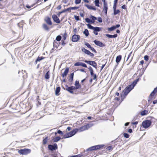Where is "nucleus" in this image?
Returning a JSON list of instances; mask_svg holds the SVG:
<instances>
[{"mask_svg": "<svg viewBox=\"0 0 157 157\" xmlns=\"http://www.w3.org/2000/svg\"><path fill=\"white\" fill-rule=\"evenodd\" d=\"M104 146V145H98L92 146L87 149V151L97 150L101 148Z\"/></svg>", "mask_w": 157, "mask_h": 157, "instance_id": "f257e3e1", "label": "nucleus"}, {"mask_svg": "<svg viewBox=\"0 0 157 157\" xmlns=\"http://www.w3.org/2000/svg\"><path fill=\"white\" fill-rule=\"evenodd\" d=\"M71 10V7H69V8H67L66 9H65V10L67 11H69L70 10Z\"/></svg>", "mask_w": 157, "mask_h": 157, "instance_id": "338daca9", "label": "nucleus"}, {"mask_svg": "<svg viewBox=\"0 0 157 157\" xmlns=\"http://www.w3.org/2000/svg\"><path fill=\"white\" fill-rule=\"evenodd\" d=\"M61 139V138L59 136H57L53 139V141L54 142H57Z\"/></svg>", "mask_w": 157, "mask_h": 157, "instance_id": "c85d7f7f", "label": "nucleus"}, {"mask_svg": "<svg viewBox=\"0 0 157 157\" xmlns=\"http://www.w3.org/2000/svg\"><path fill=\"white\" fill-rule=\"evenodd\" d=\"M144 59L146 61H147L149 59V57L147 55H145L144 56Z\"/></svg>", "mask_w": 157, "mask_h": 157, "instance_id": "a18cd8bd", "label": "nucleus"}, {"mask_svg": "<svg viewBox=\"0 0 157 157\" xmlns=\"http://www.w3.org/2000/svg\"><path fill=\"white\" fill-rule=\"evenodd\" d=\"M84 62L89 64L90 65L94 67H95L96 68H97V64L95 61L85 60L84 61Z\"/></svg>", "mask_w": 157, "mask_h": 157, "instance_id": "0eeeda50", "label": "nucleus"}, {"mask_svg": "<svg viewBox=\"0 0 157 157\" xmlns=\"http://www.w3.org/2000/svg\"><path fill=\"white\" fill-rule=\"evenodd\" d=\"M79 7H71V8L72 10H77L78 9Z\"/></svg>", "mask_w": 157, "mask_h": 157, "instance_id": "5fc2aeb1", "label": "nucleus"}, {"mask_svg": "<svg viewBox=\"0 0 157 157\" xmlns=\"http://www.w3.org/2000/svg\"><path fill=\"white\" fill-rule=\"evenodd\" d=\"M48 137H46L44 139L43 141V144H45L47 143L48 140Z\"/></svg>", "mask_w": 157, "mask_h": 157, "instance_id": "e433bc0d", "label": "nucleus"}, {"mask_svg": "<svg viewBox=\"0 0 157 157\" xmlns=\"http://www.w3.org/2000/svg\"><path fill=\"white\" fill-rule=\"evenodd\" d=\"M83 33L86 36H87L89 35V33L88 30L87 29H85Z\"/></svg>", "mask_w": 157, "mask_h": 157, "instance_id": "7c9ffc66", "label": "nucleus"}, {"mask_svg": "<svg viewBox=\"0 0 157 157\" xmlns=\"http://www.w3.org/2000/svg\"><path fill=\"white\" fill-rule=\"evenodd\" d=\"M90 50L92 51L93 52H94L95 53H97V51L96 50L94 49V48H93L92 47H91L90 48Z\"/></svg>", "mask_w": 157, "mask_h": 157, "instance_id": "603ef678", "label": "nucleus"}, {"mask_svg": "<svg viewBox=\"0 0 157 157\" xmlns=\"http://www.w3.org/2000/svg\"><path fill=\"white\" fill-rule=\"evenodd\" d=\"M73 78H70L68 80V81L70 82L71 83V84H72V82L73 81Z\"/></svg>", "mask_w": 157, "mask_h": 157, "instance_id": "6e6d98bb", "label": "nucleus"}, {"mask_svg": "<svg viewBox=\"0 0 157 157\" xmlns=\"http://www.w3.org/2000/svg\"><path fill=\"white\" fill-rule=\"evenodd\" d=\"M82 51L84 52L87 55H90V52L86 49H85L84 48H82Z\"/></svg>", "mask_w": 157, "mask_h": 157, "instance_id": "412c9836", "label": "nucleus"}, {"mask_svg": "<svg viewBox=\"0 0 157 157\" xmlns=\"http://www.w3.org/2000/svg\"><path fill=\"white\" fill-rule=\"evenodd\" d=\"M90 17L91 19V20H93L95 21L97 19V18L96 17L93 16H92V15H90Z\"/></svg>", "mask_w": 157, "mask_h": 157, "instance_id": "a19ab883", "label": "nucleus"}, {"mask_svg": "<svg viewBox=\"0 0 157 157\" xmlns=\"http://www.w3.org/2000/svg\"><path fill=\"white\" fill-rule=\"evenodd\" d=\"M61 36L60 35H58L56 36V40L57 41H59L61 40Z\"/></svg>", "mask_w": 157, "mask_h": 157, "instance_id": "c9c22d12", "label": "nucleus"}, {"mask_svg": "<svg viewBox=\"0 0 157 157\" xmlns=\"http://www.w3.org/2000/svg\"><path fill=\"white\" fill-rule=\"evenodd\" d=\"M105 35L109 38H116L117 36V34H114L113 35H111L109 34H106Z\"/></svg>", "mask_w": 157, "mask_h": 157, "instance_id": "f3484780", "label": "nucleus"}, {"mask_svg": "<svg viewBox=\"0 0 157 157\" xmlns=\"http://www.w3.org/2000/svg\"><path fill=\"white\" fill-rule=\"evenodd\" d=\"M106 149L107 150H110L112 149V147L111 146H109L107 147Z\"/></svg>", "mask_w": 157, "mask_h": 157, "instance_id": "4d7b16f0", "label": "nucleus"}, {"mask_svg": "<svg viewBox=\"0 0 157 157\" xmlns=\"http://www.w3.org/2000/svg\"><path fill=\"white\" fill-rule=\"evenodd\" d=\"M90 21L91 20L89 18L87 17L85 18V21L87 23H90Z\"/></svg>", "mask_w": 157, "mask_h": 157, "instance_id": "37998d69", "label": "nucleus"}, {"mask_svg": "<svg viewBox=\"0 0 157 157\" xmlns=\"http://www.w3.org/2000/svg\"><path fill=\"white\" fill-rule=\"evenodd\" d=\"M80 36L79 35L74 34L72 37V41L73 42L78 41L80 39Z\"/></svg>", "mask_w": 157, "mask_h": 157, "instance_id": "1a4fd4ad", "label": "nucleus"}, {"mask_svg": "<svg viewBox=\"0 0 157 157\" xmlns=\"http://www.w3.org/2000/svg\"><path fill=\"white\" fill-rule=\"evenodd\" d=\"M139 78L136 79L130 85H131V86L132 87V88H134V87L135 86L137 82L139 81Z\"/></svg>", "mask_w": 157, "mask_h": 157, "instance_id": "6ab92c4d", "label": "nucleus"}, {"mask_svg": "<svg viewBox=\"0 0 157 157\" xmlns=\"http://www.w3.org/2000/svg\"><path fill=\"white\" fill-rule=\"evenodd\" d=\"M113 14L115 15H117L120 12V11L119 10H113Z\"/></svg>", "mask_w": 157, "mask_h": 157, "instance_id": "f704fd0d", "label": "nucleus"}, {"mask_svg": "<svg viewBox=\"0 0 157 157\" xmlns=\"http://www.w3.org/2000/svg\"><path fill=\"white\" fill-rule=\"evenodd\" d=\"M78 129L76 128L70 131V132H71V133L72 136H73L76 133V132L78 131Z\"/></svg>", "mask_w": 157, "mask_h": 157, "instance_id": "393cba45", "label": "nucleus"}, {"mask_svg": "<svg viewBox=\"0 0 157 157\" xmlns=\"http://www.w3.org/2000/svg\"><path fill=\"white\" fill-rule=\"evenodd\" d=\"M93 125L92 124H87L80 127L79 130L80 132L83 131L84 130H87L88 129L91 127Z\"/></svg>", "mask_w": 157, "mask_h": 157, "instance_id": "39448f33", "label": "nucleus"}, {"mask_svg": "<svg viewBox=\"0 0 157 157\" xmlns=\"http://www.w3.org/2000/svg\"><path fill=\"white\" fill-rule=\"evenodd\" d=\"M87 26L88 28L90 29H93L94 30V27H93L92 25H91L90 24H87Z\"/></svg>", "mask_w": 157, "mask_h": 157, "instance_id": "72a5a7b5", "label": "nucleus"}, {"mask_svg": "<svg viewBox=\"0 0 157 157\" xmlns=\"http://www.w3.org/2000/svg\"><path fill=\"white\" fill-rule=\"evenodd\" d=\"M57 133L58 134H60V135H63V132L60 130H59L57 131Z\"/></svg>", "mask_w": 157, "mask_h": 157, "instance_id": "09e8293b", "label": "nucleus"}, {"mask_svg": "<svg viewBox=\"0 0 157 157\" xmlns=\"http://www.w3.org/2000/svg\"><path fill=\"white\" fill-rule=\"evenodd\" d=\"M120 25L119 24H117L116 25H113L111 27L108 28V30L109 31H112L114 30L117 28H118L120 27Z\"/></svg>", "mask_w": 157, "mask_h": 157, "instance_id": "f8f14e48", "label": "nucleus"}, {"mask_svg": "<svg viewBox=\"0 0 157 157\" xmlns=\"http://www.w3.org/2000/svg\"><path fill=\"white\" fill-rule=\"evenodd\" d=\"M148 113V112L147 110H144L141 112V115L142 116H144L147 114Z\"/></svg>", "mask_w": 157, "mask_h": 157, "instance_id": "cd10ccee", "label": "nucleus"}, {"mask_svg": "<svg viewBox=\"0 0 157 157\" xmlns=\"http://www.w3.org/2000/svg\"><path fill=\"white\" fill-rule=\"evenodd\" d=\"M61 6H60V5H59L57 7V9L58 10H59L61 9Z\"/></svg>", "mask_w": 157, "mask_h": 157, "instance_id": "774afa93", "label": "nucleus"}, {"mask_svg": "<svg viewBox=\"0 0 157 157\" xmlns=\"http://www.w3.org/2000/svg\"><path fill=\"white\" fill-rule=\"evenodd\" d=\"M121 58L122 56L121 55H119L117 57L116 59V62L117 64H118L121 61Z\"/></svg>", "mask_w": 157, "mask_h": 157, "instance_id": "4be33fe9", "label": "nucleus"}, {"mask_svg": "<svg viewBox=\"0 0 157 157\" xmlns=\"http://www.w3.org/2000/svg\"><path fill=\"white\" fill-rule=\"evenodd\" d=\"M132 129L131 128H130V129H129L128 130V132L129 133H132Z\"/></svg>", "mask_w": 157, "mask_h": 157, "instance_id": "680f3d73", "label": "nucleus"}, {"mask_svg": "<svg viewBox=\"0 0 157 157\" xmlns=\"http://www.w3.org/2000/svg\"><path fill=\"white\" fill-rule=\"evenodd\" d=\"M151 121L149 120H146L143 122L142 125L143 127L145 128H147L149 127L151 124Z\"/></svg>", "mask_w": 157, "mask_h": 157, "instance_id": "20e7f679", "label": "nucleus"}, {"mask_svg": "<svg viewBox=\"0 0 157 157\" xmlns=\"http://www.w3.org/2000/svg\"><path fill=\"white\" fill-rule=\"evenodd\" d=\"M157 92V87L155 88L150 95V97H153L154 94Z\"/></svg>", "mask_w": 157, "mask_h": 157, "instance_id": "aec40b11", "label": "nucleus"}, {"mask_svg": "<svg viewBox=\"0 0 157 157\" xmlns=\"http://www.w3.org/2000/svg\"><path fill=\"white\" fill-rule=\"evenodd\" d=\"M48 149L51 151L56 150L58 148L57 145L56 144H54L53 145L49 144L48 146Z\"/></svg>", "mask_w": 157, "mask_h": 157, "instance_id": "423d86ee", "label": "nucleus"}, {"mask_svg": "<svg viewBox=\"0 0 157 157\" xmlns=\"http://www.w3.org/2000/svg\"><path fill=\"white\" fill-rule=\"evenodd\" d=\"M89 55H90L92 57H93L94 56V54L93 53H91L90 52V53Z\"/></svg>", "mask_w": 157, "mask_h": 157, "instance_id": "0e129e2a", "label": "nucleus"}, {"mask_svg": "<svg viewBox=\"0 0 157 157\" xmlns=\"http://www.w3.org/2000/svg\"><path fill=\"white\" fill-rule=\"evenodd\" d=\"M67 35V33L66 32H65L63 35V39L62 40H65L66 39V36Z\"/></svg>", "mask_w": 157, "mask_h": 157, "instance_id": "4c0bfd02", "label": "nucleus"}, {"mask_svg": "<svg viewBox=\"0 0 157 157\" xmlns=\"http://www.w3.org/2000/svg\"><path fill=\"white\" fill-rule=\"evenodd\" d=\"M133 88L131 85L127 86L123 91L124 95L126 96Z\"/></svg>", "mask_w": 157, "mask_h": 157, "instance_id": "f03ea898", "label": "nucleus"}, {"mask_svg": "<svg viewBox=\"0 0 157 157\" xmlns=\"http://www.w3.org/2000/svg\"><path fill=\"white\" fill-rule=\"evenodd\" d=\"M117 3H114V4H113V10H116V9Z\"/></svg>", "mask_w": 157, "mask_h": 157, "instance_id": "c03bdc74", "label": "nucleus"}, {"mask_svg": "<svg viewBox=\"0 0 157 157\" xmlns=\"http://www.w3.org/2000/svg\"><path fill=\"white\" fill-rule=\"evenodd\" d=\"M94 42L96 45L100 47H105V44L98 40H94Z\"/></svg>", "mask_w": 157, "mask_h": 157, "instance_id": "9d476101", "label": "nucleus"}, {"mask_svg": "<svg viewBox=\"0 0 157 157\" xmlns=\"http://www.w3.org/2000/svg\"><path fill=\"white\" fill-rule=\"evenodd\" d=\"M123 135H124V137L125 138H128L129 137V135L127 133H124L123 134Z\"/></svg>", "mask_w": 157, "mask_h": 157, "instance_id": "ea45409f", "label": "nucleus"}, {"mask_svg": "<svg viewBox=\"0 0 157 157\" xmlns=\"http://www.w3.org/2000/svg\"><path fill=\"white\" fill-rule=\"evenodd\" d=\"M45 21L46 23L50 25H52V22L51 21V18L49 17H48L45 19Z\"/></svg>", "mask_w": 157, "mask_h": 157, "instance_id": "dca6fc26", "label": "nucleus"}, {"mask_svg": "<svg viewBox=\"0 0 157 157\" xmlns=\"http://www.w3.org/2000/svg\"><path fill=\"white\" fill-rule=\"evenodd\" d=\"M43 28L45 30L47 31H49V28L48 27L47 25L45 24H43Z\"/></svg>", "mask_w": 157, "mask_h": 157, "instance_id": "b1692460", "label": "nucleus"}, {"mask_svg": "<svg viewBox=\"0 0 157 157\" xmlns=\"http://www.w3.org/2000/svg\"><path fill=\"white\" fill-rule=\"evenodd\" d=\"M44 57H43L42 56L41 57H39L38 56V57L36 59V62H37L38 61H40L41 60H42V59H43Z\"/></svg>", "mask_w": 157, "mask_h": 157, "instance_id": "2f4dec72", "label": "nucleus"}, {"mask_svg": "<svg viewBox=\"0 0 157 157\" xmlns=\"http://www.w3.org/2000/svg\"><path fill=\"white\" fill-rule=\"evenodd\" d=\"M60 87L59 86L57 87L55 90V94L56 95H59V93L60 90Z\"/></svg>", "mask_w": 157, "mask_h": 157, "instance_id": "5701e85b", "label": "nucleus"}, {"mask_svg": "<svg viewBox=\"0 0 157 157\" xmlns=\"http://www.w3.org/2000/svg\"><path fill=\"white\" fill-rule=\"evenodd\" d=\"M74 17L76 21H78L79 20V16L74 15Z\"/></svg>", "mask_w": 157, "mask_h": 157, "instance_id": "8fccbe9b", "label": "nucleus"}, {"mask_svg": "<svg viewBox=\"0 0 157 157\" xmlns=\"http://www.w3.org/2000/svg\"><path fill=\"white\" fill-rule=\"evenodd\" d=\"M63 137L64 138H67L70 137L68 133H67L64 135Z\"/></svg>", "mask_w": 157, "mask_h": 157, "instance_id": "79ce46f5", "label": "nucleus"}, {"mask_svg": "<svg viewBox=\"0 0 157 157\" xmlns=\"http://www.w3.org/2000/svg\"><path fill=\"white\" fill-rule=\"evenodd\" d=\"M81 66H82L84 67L87 68V66L84 63H81Z\"/></svg>", "mask_w": 157, "mask_h": 157, "instance_id": "3c124183", "label": "nucleus"}, {"mask_svg": "<svg viewBox=\"0 0 157 157\" xmlns=\"http://www.w3.org/2000/svg\"><path fill=\"white\" fill-rule=\"evenodd\" d=\"M88 68L90 71V73L91 76H93V79L94 80L96 79L97 78V76L96 74H94V71L93 69L90 66H89Z\"/></svg>", "mask_w": 157, "mask_h": 157, "instance_id": "6e6552de", "label": "nucleus"}, {"mask_svg": "<svg viewBox=\"0 0 157 157\" xmlns=\"http://www.w3.org/2000/svg\"><path fill=\"white\" fill-rule=\"evenodd\" d=\"M102 29V28L99 27H94V31L96 32H99L101 31V29Z\"/></svg>", "mask_w": 157, "mask_h": 157, "instance_id": "bb28decb", "label": "nucleus"}, {"mask_svg": "<svg viewBox=\"0 0 157 157\" xmlns=\"http://www.w3.org/2000/svg\"><path fill=\"white\" fill-rule=\"evenodd\" d=\"M138 123V122L137 121H136L135 122H132V124L136 125V124H137Z\"/></svg>", "mask_w": 157, "mask_h": 157, "instance_id": "e2e57ef3", "label": "nucleus"}, {"mask_svg": "<svg viewBox=\"0 0 157 157\" xmlns=\"http://www.w3.org/2000/svg\"><path fill=\"white\" fill-rule=\"evenodd\" d=\"M94 3L96 6L98 7L99 6V0H95L94 1Z\"/></svg>", "mask_w": 157, "mask_h": 157, "instance_id": "473e14b6", "label": "nucleus"}, {"mask_svg": "<svg viewBox=\"0 0 157 157\" xmlns=\"http://www.w3.org/2000/svg\"><path fill=\"white\" fill-rule=\"evenodd\" d=\"M85 45L89 48H90L91 47V45L88 43H85Z\"/></svg>", "mask_w": 157, "mask_h": 157, "instance_id": "864d4df0", "label": "nucleus"}, {"mask_svg": "<svg viewBox=\"0 0 157 157\" xmlns=\"http://www.w3.org/2000/svg\"><path fill=\"white\" fill-rule=\"evenodd\" d=\"M75 90L80 89L81 87V85L79 84V82L76 80L75 81Z\"/></svg>", "mask_w": 157, "mask_h": 157, "instance_id": "4468645a", "label": "nucleus"}, {"mask_svg": "<svg viewBox=\"0 0 157 157\" xmlns=\"http://www.w3.org/2000/svg\"><path fill=\"white\" fill-rule=\"evenodd\" d=\"M82 62H77L74 64L75 66H81Z\"/></svg>", "mask_w": 157, "mask_h": 157, "instance_id": "58836bf2", "label": "nucleus"}, {"mask_svg": "<svg viewBox=\"0 0 157 157\" xmlns=\"http://www.w3.org/2000/svg\"><path fill=\"white\" fill-rule=\"evenodd\" d=\"M69 71V68L67 67L65 69L64 72L63 73V74L62 75V77L63 78H64L65 77H66L67 75V74L68 73Z\"/></svg>", "mask_w": 157, "mask_h": 157, "instance_id": "2eb2a0df", "label": "nucleus"}, {"mask_svg": "<svg viewBox=\"0 0 157 157\" xmlns=\"http://www.w3.org/2000/svg\"><path fill=\"white\" fill-rule=\"evenodd\" d=\"M67 88L66 89V90L68 91L69 92L71 93H73V90H75V86H71L70 87H68L67 86H66Z\"/></svg>", "mask_w": 157, "mask_h": 157, "instance_id": "ddd939ff", "label": "nucleus"}, {"mask_svg": "<svg viewBox=\"0 0 157 157\" xmlns=\"http://www.w3.org/2000/svg\"><path fill=\"white\" fill-rule=\"evenodd\" d=\"M31 152V150L28 149H24L19 150L18 153L23 155H26Z\"/></svg>", "mask_w": 157, "mask_h": 157, "instance_id": "7ed1b4c3", "label": "nucleus"}, {"mask_svg": "<svg viewBox=\"0 0 157 157\" xmlns=\"http://www.w3.org/2000/svg\"><path fill=\"white\" fill-rule=\"evenodd\" d=\"M121 8L122 9H126V6L125 5H124L122 6H121Z\"/></svg>", "mask_w": 157, "mask_h": 157, "instance_id": "052dcab7", "label": "nucleus"}, {"mask_svg": "<svg viewBox=\"0 0 157 157\" xmlns=\"http://www.w3.org/2000/svg\"><path fill=\"white\" fill-rule=\"evenodd\" d=\"M74 75V73H72L70 75V78H73Z\"/></svg>", "mask_w": 157, "mask_h": 157, "instance_id": "bf43d9fd", "label": "nucleus"}, {"mask_svg": "<svg viewBox=\"0 0 157 157\" xmlns=\"http://www.w3.org/2000/svg\"><path fill=\"white\" fill-rule=\"evenodd\" d=\"M85 5L87 8L88 9H89L92 10H96V9L95 7H94L87 4H85Z\"/></svg>", "mask_w": 157, "mask_h": 157, "instance_id": "a211bd4d", "label": "nucleus"}, {"mask_svg": "<svg viewBox=\"0 0 157 157\" xmlns=\"http://www.w3.org/2000/svg\"><path fill=\"white\" fill-rule=\"evenodd\" d=\"M108 10V5L106 2H103V10Z\"/></svg>", "mask_w": 157, "mask_h": 157, "instance_id": "a878e982", "label": "nucleus"}, {"mask_svg": "<svg viewBox=\"0 0 157 157\" xmlns=\"http://www.w3.org/2000/svg\"><path fill=\"white\" fill-rule=\"evenodd\" d=\"M61 42V44L63 46H64L66 44V43L64 42V40H62Z\"/></svg>", "mask_w": 157, "mask_h": 157, "instance_id": "13d9d810", "label": "nucleus"}, {"mask_svg": "<svg viewBox=\"0 0 157 157\" xmlns=\"http://www.w3.org/2000/svg\"><path fill=\"white\" fill-rule=\"evenodd\" d=\"M105 64L102 65V66L101 67V71L103 69V68L105 66Z\"/></svg>", "mask_w": 157, "mask_h": 157, "instance_id": "69168bd1", "label": "nucleus"}, {"mask_svg": "<svg viewBox=\"0 0 157 157\" xmlns=\"http://www.w3.org/2000/svg\"><path fill=\"white\" fill-rule=\"evenodd\" d=\"M52 17L54 22L58 24L60 23V21L56 15H53Z\"/></svg>", "mask_w": 157, "mask_h": 157, "instance_id": "9b49d317", "label": "nucleus"}, {"mask_svg": "<svg viewBox=\"0 0 157 157\" xmlns=\"http://www.w3.org/2000/svg\"><path fill=\"white\" fill-rule=\"evenodd\" d=\"M98 20L100 23H101L102 22V19L100 17H98Z\"/></svg>", "mask_w": 157, "mask_h": 157, "instance_id": "de8ad7c7", "label": "nucleus"}, {"mask_svg": "<svg viewBox=\"0 0 157 157\" xmlns=\"http://www.w3.org/2000/svg\"><path fill=\"white\" fill-rule=\"evenodd\" d=\"M49 71H47L45 74V75L44 76V78L46 79H48L49 78L50 76L49 75Z\"/></svg>", "mask_w": 157, "mask_h": 157, "instance_id": "c756f323", "label": "nucleus"}, {"mask_svg": "<svg viewBox=\"0 0 157 157\" xmlns=\"http://www.w3.org/2000/svg\"><path fill=\"white\" fill-rule=\"evenodd\" d=\"M81 2V0H75V3L76 4H78L80 3Z\"/></svg>", "mask_w": 157, "mask_h": 157, "instance_id": "49530a36", "label": "nucleus"}]
</instances>
